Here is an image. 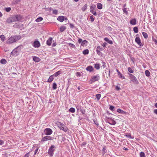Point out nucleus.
I'll list each match as a JSON object with an SVG mask.
<instances>
[{
    "instance_id": "f257e3e1",
    "label": "nucleus",
    "mask_w": 157,
    "mask_h": 157,
    "mask_svg": "<svg viewBox=\"0 0 157 157\" xmlns=\"http://www.w3.org/2000/svg\"><path fill=\"white\" fill-rule=\"evenodd\" d=\"M21 39V36H11L6 41V43L10 44L14 43Z\"/></svg>"
},
{
    "instance_id": "f03ea898",
    "label": "nucleus",
    "mask_w": 157,
    "mask_h": 157,
    "mask_svg": "<svg viewBox=\"0 0 157 157\" xmlns=\"http://www.w3.org/2000/svg\"><path fill=\"white\" fill-rule=\"evenodd\" d=\"M100 78L98 75H93L91 76L90 81L92 83L98 81Z\"/></svg>"
},
{
    "instance_id": "7ed1b4c3",
    "label": "nucleus",
    "mask_w": 157,
    "mask_h": 157,
    "mask_svg": "<svg viewBox=\"0 0 157 157\" xmlns=\"http://www.w3.org/2000/svg\"><path fill=\"white\" fill-rule=\"evenodd\" d=\"M129 75L130 79H131V81H132L134 84H138V82L136 78L132 74H130Z\"/></svg>"
},
{
    "instance_id": "20e7f679",
    "label": "nucleus",
    "mask_w": 157,
    "mask_h": 157,
    "mask_svg": "<svg viewBox=\"0 0 157 157\" xmlns=\"http://www.w3.org/2000/svg\"><path fill=\"white\" fill-rule=\"evenodd\" d=\"M55 146L52 145L51 146V147L48 150V154L51 156H52L53 155L54 151H55Z\"/></svg>"
},
{
    "instance_id": "39448f33",
    "label": "nucleus",
    "mask_w": 157,
    "mask_h": 157,
    "mask_svg": "<svg viewBox=\"0 0 157 157\" xmlns=\"http://www.w3.org/2000/svg\"><path fill=\"white\" fill-rule=\"evenodd\" d=\"M45 134L47 135H50L52 133V130L50 128H46L44 131Z\"/></svg>"
},
{
    "instance_id": "423d86ee",
    "label": "nucleus",
    "mask_w": 157,
    "mask_h": 157,
    "mask_svg": "<svg viewBox=\"0 0 157 157\" xmlns=\"http://www.w3.org/2000/svg\"><path fill=\"white\" fill-rule=\"evenodd\" d=\"M135 42L140 46H143V44L141 43L140 39L139 38L138 34H137L136 35V38L135 39Z\"/></svg>"
},
{
    "instance_id": "0eeeda50",
    "label": "nucleus",
    "mask_w": 157,
    "mask_h": 157,
    "mask_svg": "<svg viewBox=\"0 0 157 157\" xmlns=\"http://www.w3.org/2000/svg\"><path fill=\"white\" fill-rule=\"evenodd\" d=\"M13 17L14 22L18 21L21 19V17L20 15H16L13 16Z\"/></svg>"
},
{
    "instance_id": "6e6552de",
    "label": "nucleus",
    "mask_w": 157,
    "mask_h": 157,
    "mask_svg": "<svg viewBox=\"0 0 157 157\" xmlns=\"http://www.w3.org/2000/svg\"><path fill=\"white\" fill-rule=\"evenodd\" d=\"M13 17L14 22L18 21L21 19V17L20 15H16L13 16Z\"/></svg>"
},
{
    "instance_id": "1a4fd4ad",
    "label": "nucleus",
    "mask_w": 157,
    "mask_h": 157,
    "mask_svg": "<svg viewBox=\"0 0 157 157\" xmlns=\"http://www.w3.org/2000/svg\"><path fill=\"white\" fill-rule=\"evenodd\" d=\"M52 139V137L50 136H46L43 138L41 141L43 142L46 141L47 140H51Z\"/></svg>"
},
{
    "instance_id": "9d476101",
    "label": "nucleus",
    "mask_w": 157,
    "mask_h": 157,
    "mask_svg": "<svg viewBox=\"0 0 157 157\" xmlns=\"http://www.w3.org/2000/svg\"><path fill=\"white\" fill-rule=\"evenodd\" d=\"M33 45L35 48H38L40 47V44L39 41L36 40L33 43Z\"/></svg>"
},
{
    "instance_id": "9b49d317",
    "label": "nucleus",
    "mask_w": 157,
    "mask_h": 157,
    "mask_svg": "<svg viewBox=\"0 0 157 157\" xmlns=\"http://www.w3.org/2000/svg\"><path fill=\"white\" fill-rule=\"evenodd\" d=\"M57 20L61 22H62L64 20H67V18H65L63 16H59L57 18Z\"/></svg>"
},
{
    "instance_id": "f8f14e48",
    "label": "nucleus",
    "mask_w": 157,
    "mask_h": 157,
    "mask_svg": "<svg viewBox=\"0 0 157 157\" xmlns=\"http://www.w3.org/2000/svg\"><path fill=\"white\" fill-rule=\"evenodd\" d=\"M60 129L65 132H66L68 130V128L65 126L63 124H60Z\"/></svg>"
},
{
    "instance_id": "ddd939ff",
    "label": "nucleus",
    "mask_w": 157,
    "mask_h": 157,
    "mask_svg": "<svg viewBox=\"0 0 157 157\" xmlns=\"http://www.w3.org/2000/svg\"><path fill=\"white\" fill-rule=\"evenodd\" d=\"M6 22L8 23H10L14 22L13 16L7 18Z\"/></svg>"
},
{
    "instance_id": "4468645a",
    "label": "nucleus",
    "mask_w": 157,
    "mask_h": 157,
    "mask_svg": "<svg viewBox=\"0 0 157 157\" xmlns=\"http://www.w3.org/2000/svg\"><path fill=\"white\" fill-rule=\"evenodd\" d=\"M52 37H50L47 41V44L48 45L50 46L51 44L52 41Z\"/></svg>"
},
{
    "instance_id": "2eb2a0df",
    "label": "nucleus",
    "mask_w": 157,
    "mask_h": 157,
    "mask_svg": "<svg viewBox=\"0 0 157 157\" xmlns=\"http://www.w3.org/2000/svg\"><path fill=\"white\" fill-rule=\"evenodd\" d=\"M136 19L133 18L130 20V23L132 25H134L136 24Z\"/></svg>"
},
{
    "instance_id": "dca6fc26",
    "label": "nucleus",
    "mask_w": 157,
    "mask_h": 157,
    "mask_svg": "<svg viewBox=\"0 0 157 157\" xmlns=\"http://www.w3.org/2000/svg\"><path fill=\"white\" fill-rule=\"evenodd\" d=\"M102 48H101L100 46H98L97 48V52L98 55H100L101 54V52L100 51L102 50Z\"/></svg>"
},
{
    "instance_id": "f3484780",
    "label": "nucleus",
    "mask_w": 157,
    "mask_h": 157,
    "mask_svg": "<svg viewBox=\"0 0 157 157\" xmlns=\"http://www.w3.org/2000/svg\"><path fill=\"white\" fill-rule=\"evenodd\" d=\"M54 79V75H52L50 76L47 82H51Z\"/></svg>"
},
{
    "instance_id": "a211bd4d",
    "label": "nucleus",
    "mask_w": 157,
    "mask_h": 157,
    "mask_svg": "<svg viewBox=\"0 0 157 157\" xmlns=\"http://www.w3.org/2000/svg\"><path fill=\"white\" fill-rule=\"evenodd\" d=\"M86 70L88 71L91 72L93 70V68L92 66H89L86 68Z\"/></svg>"
},
{
    "instance_id": "6ab92c4d",
    "label": "nucleus",
    "mask_w": 157,
    "mask_h": 157,
    "mask_svg": "<svg viewBox=\"0 0 157 157\" xmlns=\"http://www.w3.org/2000/svg\"><path fill=\"white\" fill-rule=\"evenodd\" d=\"M33 60L34 61H35L36 62H38L40 61V59L37 57L34 56L33 58Z\"/></svg>"
},
{
    "instance_id": "aec40b11",
    "label": "nucleus",
    "mask_w": 157,
    "mask_h": 157,
    "mask_svg": "<svg viewBox=\"0 0 157 157\" xmlns=\"http://www.w3.org/2000/svg\"><path fill=\"white\" fill-rule=\"evenodd\" d=\"M117 112L119 113H120L121 114H125L126 113V112L123 110H121L120 109H118L117 110Z\"/></svg>"
},
{
    "instance_id": "412c9836",
    "label": "nucleus",
    "mask_w": 157,
    "mask_h": 157,
    "mask_svg": "<svg viewBox=\"0 0 157 157\" xmlns=\"http://www.w3.org/2000/svg\"><path fill=\"white\" fill-rule=\"evenodd\" d=\"M66 29V27L65 26H62L60 28V31L61 32H62L64 31Z\"/></svg>"
},
{
    "instance_id": "4be33fe9",
    "label": "nucleus",
    "mask_w": 157,
    "mask_h": 157,
    "mask_svg": "<svg viewBox=\"0 0 157 157\" xmlns=\"http://www.w3.org/2000/svg\"><path fill=\"white\" fill-rule=\"evenodd\" d=\"M96 8V6L95 5H92L90 6V12H91L93 11H94L95 10V9Z\"/></svg>"
},
{
    "instance_id": "5701e85b",
    "label": "nucleus",
    "mask_w": 157,
    "mask_h": 157,
    "mask_svg": "<svg viewBox=\"0 0 157 157\" xmlns=\"http://www.w3.org/2000/svg\"><path fill=\"white\" fill-rule=\"evenodd\" d=\"M128 138H129L131 139H133L134 137L132 136H131V134L130 133H126L125 135Z\"/></svg>"
},
{
    "instance_id": "b1692460",
    "label": "nucleus",
    "mask_w": 157,
    "mask_h": 157,
    "mask_svg": "<svg viewBox=\"0 0 157 157\" xmlns=\"http://www.w3.org/2000/svg\"><path fill=\"white\" fill-rule=\"evenodd\" d=\"M97 7L98 9H101L102 8V4L100 3H98L97 4Z\"/></svg>"
},
{
    "instance_id": "393cba45",
    "label": "nucleus",
    "mask_w": 157,
    "mask_h": 157,
    "mask_svg": "<svg viewBox=\"0 0 157 157\" xmlns=\"http://www.w3.org/2000/svg\"><path fill=\"white\" fill-rule=\"evenodd\" d=\"M61 74V71H59L55 73L53 75H54V76H55V77H57Z\"/></svg>"
},
{
    "instance_id": "a878e982",
    "label": "nucleus",
    "mask_w": 157,
    "mask_h": 157,
    "mask_svg": "<svg viewBox=\"0 0 157 157\" xmlns=\"http://www.w3.org/2000/svg\"><path fill=\"white\" fill-rule=\"evenodd\" d=\"M87 41L86 40H84L82 42V43L81 44V45L82 46H86L87 45Z\"/></svg>"
},
{
    "instance_id": "bb28decb",
    "label": "nucleus",
    "mask_w": 157,
    "mask_h": 157,
    "mask_svg": "<svg viewBox=\"0 0 157 157\" xmlns=\"http://www.w3.org/2000/svg\"><path fill=\"white\" fill-rule=\"evenodd\" d=\"M94 67L97 70H98L100 68V65L99 64L96 63L94 65Z\"/></svg>"
},
{
    "instance_id": "cd10ccee",
    "label": "nucleus",
    "mask_w": 157,
    "mask_h": 157,
    "mask_svg": "<svg viewBox=\"0 0 157 157\" xmlns=\"http://www.w3.org/2000/svg\"><path fill=\"white\" fill-rule=\"evenodd\" d=\"M43 19V18L41 17H39L37 18L36 20L35 21L37 22H39L40 21H42Z\"/></svg>"
},
{
    "instance_id": "c85d7f7f",
    "label": "nucleus",
    "mask_w": 157,
    "mask_h": 157,
    "mask_svg": "<svg viewBox=\"0 0 157 157\" xmlns=\"http://www.w3.org/2000/svg\"><path fill=\"white\" fill-rule=\"evenodd\" d=\"M87 9V5L86 4L84 6L82 7V10L84 11H85Z\"/></svg>"
},
{
    "instance_id": "c756f323",
    "label": "nucleus",
    "mask_w": 157,
    "mask_h": 157,
    "mask_svg": "<svg viewBox=\"0 0 157 157\" xmlns=\"http://www.w3.org/2000/svg\"><path fill=\"white\" fill-rule=\"evenodd\" d=\"M140 157H146L144 152H141L140 154Z\"/></svg>"
},
{
    "instance_id": "7c9ffc66",
    "label": "nucleus",
    "mask_w": 157,
    "mask_h": 157,
    "mask_svg": "<svg viewBox=\"0 0 157 157\" xmlns=\"http://www.w3.org/2000/svg\"><path fill=\"white\" fill-rule=\"evenodd\" d=\"M6 61L4 59H2L0 60V63L2 64H5L6 63Z\"/></svg>"
},
{
    "instance_id": "2f4dec72",
    "label": "nucleus",
    "mask_w": 157,
    "mask_h": 157,
    "mask_svg": "<svg viewBox=\"0 0 157 157\" xmlns=\"http://www.w3.org/2000/svg\"><path fill=\"white\" fill-rule=\"evenodd\" d=\"M145 75L146 76L148 77L150 76V72L149 71H148L147 70H146L145 71Z\"/></svg>"
},
{
    "instance_id": "473e14b6",
    "label": "nucleus",
    "mask_w": 157,
    "mask_h": 157,
    "mask_svg": "<svg viewBox=\"0 0 157 157\" xmlns=\"http://www.w3.org/2000/svg\"><path fill=\"white\" fill-rule=\"evenodd\" d=\"M142 34L143 36L145 38H147L148 37V35L146 33L143 32L142 33Z\"/></svg>"
},
{
    "instance_id": "72a5a7b5",
    "label": "nucleus",
    "mask_w": 157,
    "mask_h": 157,
    "mask_svg": "<svg viewBox=\"0 0 157 157\" xmlns=\"http://www.w3.org/2000/svg\"><path fill=\"white\" fill-rule=\"evenodd\" d=\"M83 53L84 55L87 54L89 53V50L87 49L83 51Z\"/></svg>"
},
{
    "instance_id": "f704fd0d",
    "label": "nucleus",
    "mask_w": 157,
    "mask_h": 157,
    "mask_svg": "<svg viewBox=\"0 0 157 157\" xmlns=\"http://www.w3.org/2000/svg\"><path fill=\"white\" fill-rule=\"evenodd\" d=\"M96 97L97 98V100H99L101 98V95L100 94H98L96 95Z\"/></svg>"
},
{
    "instance_id": "c9c22d12",
    "label": "nucleus",
    "mask_w": 157,
    "mask_h": 157,
    "mask_svg": "<svg viewBox=\"0 0 157 157\" xmlns=\"http://www.w3.org/2000/svg\"><path fill=\"white\" fill-rule=\"evenodd\" d=\"M53 88L54 90H56L57 88V84L55 82H54L53 84Z\"/></svg>"
},
{
    "instance_id": "e433bc0d",
    "label": "nucleus",
    "mask_w": 157,
    "mask_h": 157,
    "mask_svg": "<svg viewBox=\"0 0 157 157\" xmlns=\"http://www.w3.org/2000/svg\"><path fill=\"white\" fill-rule=\"evenodd\" d=\"M0 38L2 41H4L5 39V37L4 35H2L0 36Z\"/></svg>"
},
{
    "instance_id": "4c0bfd02",
    "label": "nucleus",
    "mask_w": 157,
    "mask_h": 157,
    "mask_svg": "<svg viewBox=\"0 0 157 157\" xmlns=\"http://www.w3.org/2000/svg\"><path fill=\"white\" fill-rule=\"evenodd\" d=\"M19 48V47H18L17 48L14 49L13 51L12 52V53L15 54V52H18L17 50Z\"/></svg>"
},
{
    "instance_id": "58836bf2",
    "label": "nucleus",
    "mask_w": 157,
    "mask_h": 157,
    "mask_svg": "<svg viewBox=\"0 0 157 157\" xmlns=\"http://www.w3.org/2000/svg\"><path fill=\"white\" fill-rule=\"evenodd\" d=\"M133 29L134 33H137L138 32V29L137 27H134L133 28Z\"/></svg>"
},
{
    "instance_id": "ea45409f",
    "label": "nucleus",
    "mask_w": 157,
    "mask_h": 157,
    "mask_svg": "<svg viewBox=\"0 0 157 157\" xmlns=\"http://www.w3.org/2000/svg\"><path fill=\"white\" fill-rule=\"evenodd\" d=\"M69 111L72 113H74L75 112V109L73 108H71L70 109Z\"/></svg>"
},
{
    "instance_id": "a19ab883",
    "label": "nucleus",
    "mask_w": 157,
    "mask_h": 157,
    "mask_svg": "<svg viewBox=\"0 0 157 157\" xmlns=\"http://www.w3.org/2000/svg\"><path fill=\"white\" fill-rule=\"evenodd\" d=\"M109 123L111 125H114L116 124V122L115 121H113L111 122H109Z\"/></svg>"
},
{
    "instance_id": "79ce46f5",
    "label": "nucleus",
    "mask_w": 157,
    "mask_h": 157,
    "mask_svg": "<svg viewBox=\"0 0 157 157\" xmlns=\"http://www.w3.org/2000/svg\"><path fill=\"white\" fill-rule=\"evenodd\" d=\"M128 71L131 73H133V70L130 67L128 68Z\"/></svg>"
},
{
    "instance_id": "37998d69",
    "label": "nucleus",
    "mask_w": 157,
    "mask_h": 157,
    "mask_svg": "<svg viewBox=\"0 0 157 157\" xmlns=\"http://www.w3.org/2000/svg\"><path fill=\"white\" fill-rule=\"evenodd\" d=\"M5 10L7 12H9L11 10V8L10 7L6 8Z\"/></svg>"
},
{
    "instance_id": "c03bdc74",
    "label": "nucleus",
    "mask_w": 157,
    "mask_h": 157,
    "mask_svg": "<svg viewBox=\"0 0 157 157\" xmlns=\"http://www.w3.org/2000/svg\"><path fill=\"white\" fill-rule=\"evenodd\" d=\"M114 109V107L112 105L110 106L109 109L112 111H113Z\"/></svg>"
},
{
    "instance_id": "a18cd8bd",
    "label": "nucleus",
    "mask_w": 157,
    "mask_h": 157,
    "mask_svg": "<svg viewBox=\"0 0 157 157\" xmlns=\"http://www.w3.org/2000/svg\"><path fill=\"white\" fill-rule=\"evenodd\" d=\"M123 12L124 13H125L126 14H127L128 13L127 10H126V8H124L123 9Z\"/></svg>"
},
{
    "instance_id": "49530a36",
    "label": "nucleus",
    "mask_w": 157,
    "mask_h": 157,
    "mask_svg": "<svg viewBox=\"0 0 157 157\" xmlns=\"http://www.w3.org/2000/svg\"><path fill=\"white\" fill-rule=\"evenodd\" d=\"M53 13L56 14H57L58 13V10H53Z\"/></svg>"
},
{
    "instance_id": "de8ad7c7",
    "label": "nucleus",
    "mask_w": 157,
    "mask_h": 157,
    "mask_svg": "<svg viewBox=\"0 0 157 157\" xmlns=\"http://www.w3.org/2000/svg\"><path fill=\"white\" fill-rule=\"evenodd\" d=\"M90 21L92 22H93L94 21V18L92 15H91L90 16Z\"/></svg>"
},
{
    "instance_id": "09e8293b",
    "label": "nucleus",
    "mask_w": 157,
    "mask_h": 157,
    "mask_svg": "<svg viewBox=\"0 0 157 157\" xmlns=\"http://www.w3.org/2000/svg\"><path fill=\"white\" fill-rule=\"evenodd\" d=\"M90 12L91 13L94 15L95 16L97 15V13L95 11H94V10Z\"/></svg>"
},
{
    "instance_id": "8fccbe9b",
    "label": "nucleus",
    "mask_w": 157,
    "mask_h": 157,
    "mask_svg": "<svg viewBox=\"0 0 157 157\" xmlns=\"http://www.w3.org/2000/svg\"><path fill=\"white\" fill-rule=\"evenodd\" d=\"M69 45L70 46V47H71L72 48H75V46L74 44H72L70 43V44H69Z\"/></svg>"
},
{
    "instance_id": "3c124183",
    "label": "nucleus",
    "mask_w": 157,
    "mask_h": 157,
    "mask_svg": "<svg viewBox=\"0 0 157 157\" xmlns=\"http://www.w3.org/2000/svg\"><path fill=\"white\" fill-rule=\"evenodd\" d=\"M120 76V77L122 78H123V79H125V77H124V76H122V74H121V73L120 72V74H118Z\"/></svg>"
},
{
    "instance_id": "603ef678",
    "label": "nucleus",
    "mask_w": 157,
    "mask_h": 157,
    "mask_svg": "<svg viewBox=\"0 0 157 157\" xmlns=\"http://www.w3.org/2000/svg\"><path fill=\"white\" fill-rule=\"evenodd\" d=\"M76 75L78 77H80L81 76V74L79 72H77L76 73Z\"/></svg>"
},
{
    "instance_id": "864d4df0",
    "label": "nucleus",
    "mask_w": 157,
    "mask_h": 157,
    "mask_svg": "<svg viewBox=\"0 0 157 157\" xmlns=\"http://www.w3.org/2000/svg\"><path fill=\"white\" fill-rule=\"evenodd\" d=\"M83 41L81 39H79L78 40V42L79 43H82V42Z\"/></svg>"
},
{
    "instance_id": "5fc2aeb1",
    "label": "nucleus",
    "mask_w": 157,
    "mask_h": 157,
    "mask_svg": "<svg viewBox=\"0 0 157 157\" xmlns=\"http://www.w3.org/2000/svg\"><path fill=\"white\" fill-rule=\"evenodd\" d=\"M4 144V142L3 141L0 140V145H2Z\"/></svg>"
},
{
    "instance_id": "6e6d98bb",
    "label": "nucleus",
    "mask_w": 157,
    "mask_h": 157,
    "mask_svg": "<svg viewBox=\"0 0 157 157\" xmlns=\"http://www.w3.org/2000/svg\"><path fill=\"white\" fill-rule=\"evenodd\" d=\"M29 152H28L24 156V157H29Z\"/></svg>"
},
{
    "instance_id": "4d7b16f0",
    "label": "nucleus",
    "mask_w": 157,
    "mask_h": 157,
    "mask_svg": "<svg viewBox=\"0 0 157 157\" xmlns=\"http://www.w3.org/2000/svg\"><path fill=\"white\" fill-rule=\"evenodd\" d=\"M116 89L117 90H120L121 89V88H120V87L117 86H116Z\"/></svg>"
},
{
    "instance_id": "13d9d810",
    "label": "nucleus",
    "mask_w": 157,
    "mask_h": 157,
    "mask_svg": "<svg viewBox=\"0 0 157 157\" xmlns=\"http://www.w3.org/2000/svg\"><path fill=\"white\" fill-rule=\"evenodd\" d=\"M104 40L107 42H108V41H109V39L108 38H107V37H106V38H105L104 39Z\"/></svg>"
},
{
    "instance_id": "bf43d9fd",
    "label": "nucleus",
    "mask_w": 157,
    "mask_h": 157,
    "mask_svg": "<svg viewBox=\"0 0 157 157\" xmlns=\"http://www.w3.org/2000/svg\"><path fill=\"white\" fill-rule=\"evenodd\" d=\"M70 26L71 28H73L74 27V26L72 24L70 23Z\"/></svg>"
},
{
    "instance_id": "052dcab7",
    "label": "nucleus",
    "mask_w": 157,
    "mask_h": 157,
    "mask_svg": "<svg viewBox=\"0 0 157 157\" xmlns=\"http://www.w3.org/2000/svg\"><path fill=\"white\" fill-rule=\"evenodd\" d=\"M108 43H109V44H113V42L112 41L109 40V41H108Z\"/></svg>"
},
{
    "instance_id": "680f3d73",
    "label": "nucleus",
    "mask_w": 157,
    "mask_h": 157,
    "mask_svg": "<svg viewBox=\"0 0 157 157\" xmlns=\"http://www.w3.org/2000/svg\"><path fill=\"white\" fill-rule=\"evenodd\" d=\"M38 150V148H37L35 150V152L34 155H35L36 152H37Z\"/></svg>"
},
{
    "instance_id": "e2e57ef3",
    "label": "nucleus",
    "mask_w": 157,
    "mask_h": 157,
    "mask_svg": "<svg viewBox=\"0 0 157 157\" xmlns=\"http://www.w3.org/2000/svg\"><path fill=\"white\" fill-rule=\"evenodd\" d=\"M154 113L157 114V109H155L154 110Z\"/></svg>"
},
{
    "instance_id": "0e129e2a",
    "label": "nucleus",
    "mask_w": 157,
    "mask_h": 157,
    "mask_svg": "<svg viewBox=\"0 0 157 157\" xmlns=\"http://www.w3.org/2000/svg\"><path fill=\"white\" fill-rule=\"evenodd\" d=\"M106 147H104L103 148V151L105 152V150H106Z\"/></svg>"
},
{
    "instance_id": "69168bd1",
    "label": "nucleus",
    "mask_w": 157,
    "mask_h": 157,
    "mask_svg": "<svg viewBox=\"0 0 157 157\" xmlns=\"http://www.w3.org/2000/svg\"><path fill=\"white\" fill-rule=\"evenodd\" d=\"M117 72L118 74H120V72L117 70Z\"/></svg>"
},
{
    "instance_id": "338daca9",
    "label": "nucleus",
    "mask_w": 157,
    "mask_h": 157,
    "mask_svg": "<svg viewBox=\"0 0 157 157\" xmlns=\"http://www.w3.org/2000/svg\"><path fill=\"white\" fill-rule=\"evenodd\" d=\"M2 13L0 12V17H2Z\"/></svg>"
},
{
    "instance_id": "774afa93",
    "label": "nucleus",
    "mask_w": 157,
    "mask_h": 157,
    "mask_svg": "<svg viewBox=\"0 0 157 157\" xmlns=\"http://www.w3.org/2000/svg\"><path fill=\"white\" fill-rule=\"evenodd\" d=\"M155 106L156 108H157V102L155 104Z\"/></svg>"
}]
</instances>
